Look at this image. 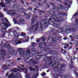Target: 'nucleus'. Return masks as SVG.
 I'll return each instance as SVG.
<instances>
[{
	"instance_id": "f257e3e1",
	"label": "nucleus",
	"mask_w": 78,
	"mask_h": 78,
	"mask_svg": "<svg viewBox=\"0 0 78 78\" xmlns=\"http://www.w3.org/2000/svg\"><path fill=\"white\" fill-rule=\"evenodd\" d=\"M49 14H50L51 18H49L48 20H43L42 21L44 22V25L45 27H48V25L50 24V21L52 22V20H54V22H56V23H53V26L58 29L59 30L61 31L64 30V27H61V22H63L64 20L63 19L64 17L63 16H67V13L61 12L59 11L57 12L59 15H55V13L52 10H50L48 12Z\"/></svg>"
},
{
	"instance_id": "f03ea898",
	"label": "nucleus",
	"mask_w": 78,
	"mask_h": 78,
	"mask_svg": "<svg viewBox=\"0 0 78 78\" xmlns=\"http://www.w3.org/2000/svg\"><path fill=\"white\" fill-rule=\"evenodd\" d=\"M2 46V48H3L4 47H6V48H8V49H8L7 51L9 52V53H11L12 55H14V53L15 52V51L14 50V48H11V46L9 44L7 43L5 44L4 43H2L0 45Z\"/></svg>"
},
{
	"instance_id": "7ed1b4c3",
	"label": "nucleus",
	"mask_w": 78,
	"mask_h": 78,
	"mask_svg": "<svg viewBox=\"0 0 78 78\" xmlns=\"http://www.w3.org/2000/svg\"><path fill=\"white\" fill-rule=\"evenodd\" d=\"M60 65L59 62L55 63L52 64V66L54 67L55 69H54L55 71L58 72L59 73V75L61 74V75H62V71H63V69H60L59 67H60Z\"/></svg>"
},
{
	"instance_id": "20e7f679",
	"label": "nucleus",
	"mask_w": 78,
	"mask_h": 78,
	"mask_svg": "<svg viewBox=\"0 0 78 78\" xmlns=\"http://www.w3.org/2000/svg\"><path fill=\"white\" fill-rule=\"evenodd\" d=\"M41 55V52L37 51L35 53L34 56H36V57L35 58V59H34V60L32 61V62H32V64H37V60L40 59L41 58V55Z\"/></svg>"
},
{
	"instance_id": "39448f33",
	"label": "nucleus",
	"mask_w": 78,
	"mask_h": 78,
	"mask_svg": "<svg viewBox=\"0 0 78 78\" xmlns=\"http://www.w3.org/2000/svg\"><path fill=\"white\" fill-rule=\"evenodd\" d=\"M75 28L74 27H72L69 28V29H66V30H65V33H66V34H69V32L71 31L73 33H75L76 31H77V29H78V27L76 25H74Z\"/></svg>"
},
{
	"instance_id": "423d86ee",
	"label": "nucleus",
	"mask_w": 78,
	"mask_h": 78,
	"mask_svg": "<svg viewBox=\"0 0 78 78\" xmlns=\"http://www.w3.org/2000/svg\"><path fill=\"white\" fill-rule=\"evenodd\" d=\"M50 4L53 6L52 7L53 8V10L54 9H57V10H62L64 8V5L62 4H60L58 5V7H56L55 6V4L53 3H51Z\"/></svg>"
},
{
	"instance_id": "0eeeda50",
	"label": "nucleus",
	"mask_w": 78,
	"mask_h": 78,
	"mask_svg": "<svg viewBox=\"0 0 78 78\" xmlns=\"http://www.w3.org/2000/svg\"><path fill=\"white\" fill-rule=\"evenodd\" d=\"M0 52L2 54H0V61L1 60H5V57L3 56L6 55V50L3 49H1L0 50Z\"/></svg>"
},
{
	"instance_id": "6e6552de",
	"label": "nucleus",
	"mask_w": 78,
	"mask_h": 78,
	"mask_svg": "<svg viewBox=\"0 0 78 78\" xmlns=\"http://www.w3.org/2000/svg\"><path fill=\"white\" fill-rule=\"evenodd\" d=\"M31 52V51H30V50H26V53L25 55V54L24 53V52H23V53L20 52V55L21 57H23L25 58V57L24 55L26 56V57H27V59H28L29 58H30V57H28L30 55V53Z\"/></svg>"
},
{
	"instance_id": "1a4fd4ad",
	"label": "nucleus",
	"mask_w": 78,
	"mask_h": 78,
	"mask_svg": "<svg viewBox=\"0 0 78 78\" xmlns=\"http://www.w3.org/2000/svg\"><path fill=\"white\" fill-rule=\"evenodd\" d=\"M41 57H42V56H43L44 58H45V57H46V58H45V59H44V62L45 63H46L47 62H48V61H52V59H51V57L49 56H47V54L42 55H41Z\"/></svg>"
},
{
	"instance_id": "9d476101",
	"label": "nucleus",
	"mask_w": 78,
	"mask_h": 78,
	"mask_svg": "<svg viewBox=\"0 0 78 78\" xmlns=\"http://www.w3.org/2000/svg\"><path fill=\"white\" fill-rule=\"evenodd\" d=\"M22 76H21V74H20V73H18V74L16 75V76H14L13 74L12 73V74H10L8 77V78H20V77Z\"/></svg>"
},
{
	"instance_id": "9b49d317",
	"label": "nucleus",
	"mask_w": 78,
	"mask_h": 78,
	"mask_svg": "<svg viewBox=\"0 0 78 78\" xmlns=\"http://www.w3.org/2000/svg\"><path fill=\"white\" fill-rule=\"evenodd\" d=\"M51 49L49 48H46L45 49H43V53H45L47 52H51V53H53V51H51Z\"/></svg>"
},
{
	"instance_id": "f8f14e48",
	"label": "nucleus",
	"mask_w": 78,
	"mask_h": 78,
	"mask_svg": "<svg viewBox=\"0 0 78 78\" xmlns=\"http://www.w3.org/2000/svg\"><path fill=\"white\" fill-rule=\"evenodd\" d=\"M13 69L14 70H11V71L12 72V73L13 76L15 75L14 76H16V75L19 74V73L17 74V72L18 70L17 69H16V68H14Z\"/></svg>"
},
{
	"instance_id": "ddd939ff",
	"label": "nucleus",
	"mask_w": 78,
	"mask_h": 78,
	"mask_svg": "<svg viewBox=\"0 0 78 78\" xmlns=\"http://www.w3.org/2000/svg\"><path fill=\"white\" fill-rule=\"evenodd\" d=\"M12 1H15V2H12V3H13V5L12 6L13 8H17V2H16L17 1V0H11Z\"/></svg>"
},
{
	"instance_id": "4468645a",
	"label": "nucleus",
	"mask_w": 78,
	"mask_h": 78,
	"mask_svg": "<svg viewBox=\"0 0 78 78\" xmlns=\"http://www.w3.org/2000/svg\"><path fill=\"white\" fill-rule=\"evenodd\" d=\"M2 30H3L2 31V37H4V36H5V32H6V28H5L4 27H2Z\"/></svg>"
},
{
	"instance_id": "2eb2a0df",
	"label": "nucleus",
	"mask_w": 78,
	"mask_h": 78,
	"mask_svg": "<svg viewBox=\"0 0 78 78\" xmlns=\"http://www.w3.org/2000/svg\"><path fill=\"white\" fill-rule=\"evenodd\" d=\"M15 11V10L11 9L10 12V14L11 15V16H15L16 14V12H14Z\"/></svg>"
},
{
	"instance_id": "dca6fc26",
	"label": "nucleus",
	"mask_w": 78,
	"mask_h": 78,
	"mask_svg": "<svg viewBox=\"0 0 78 78\" xmlns=\"http://www.w3.org/2000/svg\"><path fill=\"white\" fill-rule=\"evenodd\" d=\"M37 16H35V19H34V18H32V22H31V25H33V24H34V22H35V21H36V19L37 18Z\"/></svg>"
},
{
	"instance_id": "f3484780",
	"label": "nucleus",
	"mask_w": 78,
	"mask_h": 78,
	"mask_svg": "<svg viewBox=\"0 0 78 78\" xmlns=\"http://www.w3.org/2000/svg\"><path fill=\"white\" fill-rule=\"evenodd\" d=\"M14 44L15 45H18V44H22V41H18L17 40H16L14 41Z\"/></svg>"
},
{
	"instance_id": "a211bd4d",
	"label": "nucleus",
	"mask_w": 78,
	"mask_h": 78,
	"mask_svg": "<svg viewBox=\"0 0 78 78\" xmlns=\"http://www.w3.org/2000/svg\"><path fill=\"white\" fill-rule=\"evenodd\" d=\"M13 34L14 35V36L15 37H19V34H18V33L17 32V31L16 30H15L13 31Z\"/></svg>"
},
{
	"instance_id": "6ab92c4d",
	"label": "nucleus",
	"mask_w": 78,
	"mask_h": 78,
	"mask_svg": "<svg viewBox=\"0 0 78 78\" xmlns=\"http://www.w3.org/2000/svg\"><path fill=\"white\" fill-rule=\"evenodd\" d=\"M3 22H5V23H9V21L7 18H4L2 19Z\"/></svg>"
},
{
	"instance_id": "aec40b11",
	"label": "nucleus",
	"mask_w": 78,
	"mask_h": 78,
	"mask_svg": "<svg viewBox=\"0 0 78 78\" xmlns=\"http://www.w3.org/2000/svg\"><path fill=\"white\" fill-rule=\"evenodd\" d=\"M39 22H37L36 23V24L35 25H33V26L30 28V30H34V27H36V26H38L39 25Z\"/></svg>"
},
{
	"instance_id": "412c9836",
	"label": "nucleus",
	"mask_w": 78,
	"mask_h": 78,
	"mask_svg": "<svg viewBox=\"0 0 78 78\" xmlns=\"http://www.w3.org/2000/svg\"><path fill=\"white\" fill-rule=\"evenodd\" d=\"M66 65L65 64H61L60 65V67H58L59 68V69H62V67H66Z\"/></svg>"
},
{
	"instance_id": "4be33fe9",
	"label": "nucleus",
	"mask_w": 78,
	"mask_h": 78,
	"mask_svg": "<svg viewBox=\"0 0 78 78\" xmlns=\"http://www.w3.org/2000/svg\"><path fill=\"white\" fill-rule=\"evenodd\" d=\"M0 6H1L2 8H5V7H6L5 4L3 2H0Z\"/></svg>"
},
{
	"instance_id": "5701e85b",
	"label": "nucleus",
	"mask_w": 78,
	"mask_h": 78,
	"mask_svg": "<svg viewBox=\"0 0 78 78\" xmlns=\"http://www.w3.org/2000/svg\"><path fill=\"white\" fill-rule=\"evenodd\" d=\"M51 31L52 32V33H53V34H54L55 35L56 34V33L58 32V30H55V29H52L51 30Z\"/></svg>"
},
{
	"instance_id": "b1692460",
	"label": "nucleus",
	"mask_w": 78,
	"mask_h": 78,
	"mask_svg": "<svg viewBox=\"0 0 78 78\" xmlns=\"http://www.w3.org/2000/svg\"><path fill=\"white\" fill-rule=\"evenodd\" d=\"M57 41L56 38L55 37H53L52 38V42L53 43H55Z\"/></svg>"
},
{
	"instance_id": "393cba45",
	"label": "nucleus",
	"mask_w": 78,
	"mask_h": 78,
	"mask_svg": "<svg viewBox=\"0 0 78 78\" xmlns=\"http://www.w3.org/2000/svg\"><path fill=\"white\" fill-rule=\"evenodd\" d=\"M31 13H29L26 17L27 19H30L31 17Z\"/></svg>"
},
{
	"instance_id": "a878e982",
	"label": "nucleus",
	"mask_w": 78,
	"mask_h": 78,
	"mask_svg": "<svg viewBox=\"0 0 78 78\" xmlns=\"http://www.w3.org/2000/svg\"><path fill=\"white\" fill-rule=\"evenodd\" d=\"M40 39L42 41H43V42H45V40H46V38H45V36H43L42 37H41Z\"/></svg>"
},
{
	"instance_id": "bb28decb",
	"label": "nucleus",
	"mask_w": 78,
	"mask_h": 78,
	"mask_svg": "<svg viewBox=\"0 0 78 78\" xmlns=\"http://www.w3.org/2000/svg\"><path fill=\"white\" fill-rule=\"evenodd\" d=\"M3 24L4 25V26H5L6 28H8V27H9L10 26H11V25L9 24H7L6 23H3Z\"/></svg>"
},
{
	"instance_id": "cd10ccee",
	"label": "nucleus",
	"mask_w": 78,
	"mask_h": 78,
	"mask_svg": "<svg viewBox=\"0 0 78 78\" xmlns=\"http://www.w3.org/2000/svg\"><path fill=\"white\" fill-rule=\"evenodd\" d=\"M38 47H39V48H43V44L42 43H40L38 44Z\"/></svg>"
},
{
	"instance_id": "c85d7f7f",
	"label": "nucleus",
	"mask_w": 78,
	"mask_h": 78,
	"mask_svg": "<svg viewBox=\"0 0 78 78\" xmlns=\"http://www.w3.org/2000/svg\"><path fill=\"white\" fill-rule=\"evenodd\" d=\"M7 67L8 66L7 65H6V64H5L3 65V66L2 67V68L3 69L5 70H6L8 69V68H7Z\"/></svg>"
},
{
	"instance_id": "c756f323",
	"label": "nucleus",
	"mask_w": 78,
	"mask_h": 78,
	"mask_svg": "<svg viewBox=\"0 0 78 78\" xmlns=\"http://www.w3.org/2000/svg\"><path fill=\"white\" fill-rule=\"evenodd\" d=\"M18 22L19 23H23H23L25 22V20H23V19H21L19 20Z\"/></svg>"
},
{
	"instance_id": "7c9ffc66",
	"label": "nucleus",
	"mask_w": 78,
	"mask_h": 78,
	"mask_svg": "<svg viewBox=\"0 0 78 78\" xmlns=\"http://www.w3.org/2000/svg\"><path fill=\"white\" fill-rule=\"evenodd\" d=\"M10 0H5V3L6 5H8L10 3Z\"/></svg>"
},
{
	"instance_id": "2f4dec72",
	"label": "nucleus",
	"mask_w": 78,
	"mask_h": 78,
	"mask_svg": "<svg viewBox=\"0 0 78 78\" xmlns=\"http://www.w3.org/2000/svg\"><path fill=\"white\" fill-rule=\"evenodd\" d=\"M29 69L31 70V71H35L36 69L33 68L32 67H30L29 68Z\"/></svg>"
},
{
	"instance_id": "473e14b6",
	"label": "nucleus",
	"mask_w": 78,
	"mask_h": 78,
	"mask_svg": "<svg viewBox=\"0 0 78 78\" xmlns=\"http://www.w3.org/2000/svg\"><path fill=\"white\" fill-rule=\"evenodd\" d=\"M20 35L21 36H25V34L23 32V33L20 34Z\"/></svg>"
},
{
	"instance_id": "72a5a7b5",
	"label": "nucleus",
	"mask_w": 78,
	"mask_h": 78,
	"mask_svg": "<svg viewBox=\"0 0 78 78\" xmlns=\"http://www.w3.org/2000/svg\"><path fill=\"white\" fill-rule=\"evenodd\" d=\"M4 17L3 14L0 12V18H2V17Z\"/></svg>"
},
{
	"instance_id": "f704fd0d",
	"label": "nucleus",
	"mask_w": 78,
	"mask_h": 78,
	"mask_svg": "<svg viewBox=\"0 0 78 78\" xmlns=\"http://www.w3.org/2000/svg\"><path fill=\"white\" fill-rule=\"evenodd\" d=\"M36 45V44L34 42H33L32 44V47H35Z\"/></svg>"
},
{
	"instance_id": "c9c22d12",
	"label": "nucleus",
	"mask_w": 78,
	"mask_h": 78,
	"mask_svg": "<svg viewBox=\"0 0 78 78\" xmlns=\"http://www.w3.org/2000/svg\"><path fill=\"white\" fill-rule=\"evenodd\" d=\"M39 12H40L42 14H44V13H45V11H43L42 10H39Z\"/></svg>"
},
{
	"instance_id": "e433bc0d",
	"label": "nucleus",
	"mask_w": 78,
	"mask_h": 78,
	"mask_svg": "<svg viewBox=\"0 0 78 78\" xmlns=\"http://www.w3.org/2000/svg\"><path fill=\"white\" fill-rule=\"evenodd\" d=\"M36 51V49L34 48H33L31 49V51L32 52H34V51Z\"/></svg>"
},
{
	"instance_id": "4c0bfd02",
	"label": "nucleus",
	"mask_w": 78,
	"mask_h": 78,
	"mask_svg": "<svg viewBox=\"0 0 78 78\" xmlns=\"http://www.w3.org/2000/svg\"><path fill=\"white\" fill-rule=\"evenodd\" d=\"M46 75L47 74L45 73H43L41 74V76H45V75Z\"/></svg>"
},
{
	"instance_id": "58836bf2",
	"label": "nucleus",
	"mask_w": 78,
	"mask_h": 78,
	"mask_svg": "<svg viewBox=\"0 0 78 78\" xmlns=\"http://www.w3.org/2000/svg\"><path fill=\"white\" fill-rule=\"evenodd\" d=\"M37 4H38L39 6H43V4L42 3H37Z\"/></svg>"
},
{
	"instance_id": "ea45409f",
	"label": "nucleus",
	"mask_w": 78,
	"mask_h": 78,
	"mask_svg": "<svg viewBox=\"0 0 78 78\" xmlns=\"http://www.w3.org/2000/svg\"><path fill=\"white\" fill-rule=\"evenodd\" d=\"M52 63H53V61H52V60L49 61V65H51V64H52Z\"/></svg>"
},
{
	"instance_id": "a19ab883",
	"label": "nucleus",
	"mask_w": 78,
	"mask_h": 78,
	"mask_svg": "<svg viewBox=\"0 0 78 78\" xmlns=\"http://www.w3.org/2000/svg\"><path fill=\"white\" fill-rule=\"evenodd\" d=\"M8 32L9 33H12V32H13V31L12 29H10L8 30Z\"/></svg>"
},
{
	"instance_id": "79ce46f5",
	"label": "nucleus",
	"mask_w": 78,
	"mask_h": 78,
	"mask_svg": "<svg viewBox=\"0 0 78 78\" xmlns=\"http://www.w3.org/2000/svg\"><path fill=\"white\" fill-rule=\"evenodd\" d=\"M36 42L38 43L41 42V38L38 39L36 40Z\"/></svg>"
},
{
	"instance_id": "37998d69",
	"label": "nucleus",
	"mask_w": 78,
	"mask_h": 78,
	"mask_svg": "<svg viewBox=\"0 0 78 78\" xmlns=\"http://www.w3.org/2000/svg\"><path fill=\"white\" fill-rule=\"evenodd\" d=\"M12 66H15L16 64V62H12Z\"/></svg>"
},
{
	"instance_id": "c03bdc74",
	"label": "nucleus",
	"mask_w": 78,
	"mask_h": 78,
	"mask_svg": "<svg viewBox=\"0 0 78 78\" xmlns=\"http://www.w3.org/2000/svg\"><path fill=\"white\" fill-rule=\"evenodd\" d=\"M40 27L39 28H41V29H42L43 28V27H42V26H43V25L42 24V23H40Z\"/></svg>"
},
{
	"instance_id": "a18cd8bd",
	"label": "nucleus",
	"mask_w": 78,
	"mask_h": 78,
	"mask_svg": "<svg viewBox=\"0 0 78 78\" xmlns=\"http://www.w3.org/2000/svg\"><path fill=\"white\" fill-rule=\"evenodd\" d=\"M13 21H14L15 23H17V20L16 19H14L13 20Z\"/></svg>"
},
{
	"instance_id": "49530a36",
	"label": "nucleus",
	"mask_w": 78,
	"mask_h": 78,
	"mask_svg": "<svg viewBox=\"0 0 78 78\" xmlns=\"http://www.w3.org/2000/svg\"><path fill=\"white\" fill-rule=\"evenodd\" d=\"M78 44V41L76 40L74 42V44Z\"/></svg>"
},
{
	"instance_id": "de8ad7c7",
	"label": "nucleus",
	"mask_w": 78,
	"mask_h": 78,
	"mask_svg": "<svg viewBox=\"0 0 78 78\" xmlns=\"http://www.w3.org/2000/svg\"><path fill=\"white\" fill-rule=\"evenodd\" d=\"M20 2L21 3H22V4H23V5H24V2L22 0H20Z\"/></svg>"
},
{
	"instance_id": "09e8293b",
	"label": "nucleus",
	"mask_w": 78,
	"mask_h": 78,
	"mask_svg": "<svg viewBox=\"0 0 78 78\" xmlns=\"http://www.w3.org/2000/svg\"><path fill=\"white\" fill-rule=\"evenodd\" d=\"M51 36H49L48 38V41H49L50 39H51Z\"/></svg>"
},
{
	"instance_id": "8fccbe9b",
	"label": "nucleus",
	"mask_w": 78,
	"mask_h": 78,
	"mask_svg": "<svg viewBox=\"0 0 78 78\" xmlns=\"http://www.w3.org/2000/svg\"><path fill=\"white\" fill-rule=\"evenodd\" d=\"M37 77V76L36 75H35V74H34L33 76V78H36Z\"/></svg>"
},
{
	"instance_id": "3c124183",
	"label": "nucleus",
	"mask_w": 78,
	"mask_h": 78,
	"mask_svg": "<svg viewBox=\"0 0 78 78\" xmlns=\"http://www.w3.org/2000/svg\"><path fill=\"white\" fill-rule=\"evenodd\" d=\"M21 10L22 11V12H26L27 11L25 10L24 9H21Z\"/></svg>"
},
{
	"instance_id": "603ef678",
	"label": "nucleus",
	"mask_w": 78,
	"mask_h": 78,
	"mask_svg": "<svg viewBox=\"0 0 78 78\" xmlns=\"http://www.w3.org/2000/svg\"><path fill=\"white\" fill-rule=\"evenodd\" d=\"M42 44L43 46V45H44V46H46V45H47V43L45 42L42 43Z\"/></svg>"
},
{
	"instance_id": "864d4df0",
	"label": "nucleus",
	"mask_w": 78,
	"mask_h": 78,
	"mask_svg": "<svg viewBox=\"0 0 78 78\" xmlns=\"http://www.w3.org/2000/svg\"><path fill=\"white\" fill-rule=\"evenodd\" d=\"M35 75L36 76H38V75H39V73L38 72H36Z\"/></svg>"
},
{
	"instance_id": "5fc2aeb1",
	"label": "nucleus",
	"mask_w": 78,
	"mask_h": 78,
	"mask_svg": "<svg viewBox=\"0 0 78 78\" xmlns=\"http://www.w3.org/2000/svg\"><path fill=\"white\" fill-rule=\"evenodd\" d=\"M18 50H19V51H22V48H20L18 49Z\"/></svg>"
},
{
	"instance_id": "6e6d98bb",
	"label": "nucleus",
	"mask_w": 78,
	"mask_h": 78,
	"mask_svg": "<svg viewBox=\"0 0 78 78\" xmlns=\"http://www.w3.org/2000/svg\"><path fill=\"white\" fill-rule=\"evenodd\" d=\"M75 22L76 23H78V19H76L75 20Z\"/></svg>"
},
{
	"instance_id": "4d7b16f0",
	"label": "nucleus",
	"mask_w": 78,
	"mask_h": 78,
	"mask_svg": "<svg viewBox=\"0 0 78 78\" xmlns=\"http://www.w3.org/2000/svg\"><path fill=\"white\" fill-rule=\"evenodd\" d=\"M31 1L33 2H36L37 0H31Z\"/></svg>"
},
{
	"instance_id": "13d9d810",
	"label": "nucleus",
	"mask_w": 78,
	"mask_h": 78,
	"mask_svg": "<svg viewBox=\"0 0 78 78\" xmlns=\"http://www.w3.org/2000/svg\"><path fill=\"white\" fill-rule=\"evenodd\" d=\"M37 27H36L35 28V31H37V29H38V26H37Z\"/></svg>"
},
{
	"instance_id": "bf43d9fd",
	"label": "nucleus",
	"mask_w": 78,
	"mask_h": 78,
	"mask_svg": "<svg viewBox=\"0 0 78 78\" xmlns=\"http://www.w3.org/2000/svg\"><path fill=\"white\" fill-rule=\"evenodd\" d=\"M66 53H67V51H66V50H65L63 52V54H66Z\"/></svg>"
},
{
	"instance_id": "052dcab7",
	"label": "nucleus",
	"mask_w": 78,
	"mask_h": 78,
	"mask_svg": "<svg viewBox=\"0 0 78 78\" xmlns=\"http://www.w3.org/2000/svg\"><path fill=\"white\" fill-rule=\"evenodd\" d=\"M68 2L69 3H70L71 4H72V2H71V1H69V0L68 1Z\"/></svg>"
},
{
	"instance_id": "680f3d73",
	"label": "nucleus",
	"mask_w": 78,
	"mask_h": 78,
	"mask_svg": "<svg viewBox=\"0 0 78 78\" xmlns=\"http://www.w3.org/2000/svg\"><path fill=\"white\" fill-rule=\"evenodd\" d=\"M24 72H27V69L26 68H24Z\"/></svg>"
},
{
	"instance_id": "e2e57ef3",
	"label": "nucleus",
	"mask_w": 78,
	"mask_h": 78,
	"mask_svg": "<svg viewBox=\"0 0 78 78\" xmlns=\"http://www.w3.org/2000/svg\"><path fill=\"white\" fill-rule=\"evenodd\" d=\"M21 66L22 68H23V67H24V66H25L24 65H22V64H21Z\"/></svg>"
},
{
	"instance_id": "0e129e2a",
	"label": "nucleus",
	"mask_w": 78,
	"mask_h": 78,
	"mask_svg": "<svg viewBox=\"0 0 78 78\" xmlns=\"http://www.w3.org/2000/svg\"><path fill=\"white\" fill-rule=\"evenodd\" d=\"M78 13H76L74 14V16H78Z\"/></svg>"
},
{
	"instance_id": "69168bd1",
	"label": "nucleus",
	"mask_w": 78,
	"mask_h": 78,
	"mask_svg": "<svg viewBox=\"0 0 78 78\" xmlns=\"http://www.w3.org/2000/svg\"><path fill=\"white\" fill-rule=\"evenodd\" d=\"M75 74L76 76H77V78L78 77V73H75Z\"/></svg>"
},
{
	"instance_id": "338daca9",
	"label": "nucleus",
	"mask_w": 78,
	"mask_h": 78,
	"mask_svg": "<svg viewBox=\"0 0 78 78\" xmlns=\"http://www.w3.org/2000/svg\"><path fill=\"white\" fill-rule=\"evenodd\" d=\"M32 9H33V8H28V9L29 10H32Z\"/></svg>"
},
{
	"instance_id": "774afa93",
	"label": "nucleus",
	"mask_w": 78,
	"mask_h": 78,
	"mask_svg": "<svg viewBox=\"0 0 78 78\" xmlns=\"http://www.w3.org/2000/svg\"><path fill=\"white\" fill-rule=\"evenodd\" d=\"M26 78H29V75L27 74L26 76Z\"/></svg>"
}]
</instances>
